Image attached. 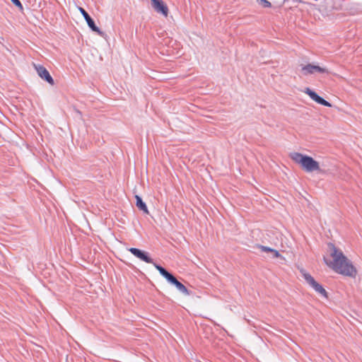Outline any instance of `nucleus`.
<instances>
[{
  "label": "nucleus",
  "instance_id": "obj_13",
  "mask_svg": "<svg viewBox=\"0 0 362 362\" xmlns=\"http://www.w3.org/2000/svg\"><path fill=\"white\" fill-rule=\"evenodd\" d=\"M11 1L18 8H19L21 10L23 9V6L20 1V0H11Z\"/></svg>",
  "mask_w": 362,
  "mask_h": 362
},
{
  "label": "nucleus",
  "instance_id": "obj_8",
  "mask_svg": "<svg viewBox=\"0 0 362 362\" xmlns=\"http://www.w3.org/2000/svg\"><path fill=\"white\" fill-rule=\"evenodd\" d=\"M305 93L308 94L310 96V98L317 103L328 107H332V104L329 102L325 100L323 98L320 96L315 91L311 90L310 88H306L305 90Z\"/></svg>",
  "mask_w": 362,
  "mask_h": 362
},
{
  "label": "nucleus",
  "instance_id": "obj_11",
  "mask_svg": "<svg viewBox=\"0 0 362 362\" xmlns=\"http://www.w3.org/2000/svg\"><path fill=\"white\" fill-rule=\"evenodd\" d=\"M136 206L145 214H148V207L142 198L139 195H135Z\"/></svg>",
  "mask_w": 362,
  "mask_h": 362
},
{
  "label": "nucleus",
  "instance_id": "obj_3",
  "mask_svg": "<svg viewBox=\"0 0 362 362\" xmlns=\"http://www.w3.org/2000/svg\"><path fill=\"white\" fill-rule=\"evenodd\" d=\"M154 267L159 272L160 274L164 277L166 281L176 287V288L182 294L185 296H189L191 292L187 288V287L179 281L176 277L165 269L163 267L158 264H154Z\"/></svg>",
  "mask_w": 362,
  "mask_h": 362
},
{
  "label": "nucleus",
  "instance_id": "obj_6",
  "mask_svg": "<svg viewBox=\"0 0 362 362\" xmlns=\"http://www.w3.org/2000/svg\"><path fill=\"white\" fill-rule=\"evenodd\" d=\"M128 250L136 257L141 259V261L146 263L152 264L154 266V264H156L153 262V259L149 256L148 252L141 250L136 247H130Z\"/></svg>",
  "mask_w": 362,
  "mask_h": 362
},
{
  "label": "nucleus",
  "instance_id": "obj_2",
  "mask_svg": "<svg viewBox=\"0 0 362 362\" xmlns=\"http://www.w3.org/2000/svg\"><path fill=\"white\" fill-rule=\"evenodd\" d=\"M290 158L296 163L300 165L302 168L308 173L319 171L320 164L313 158L298 152L290 153Z\"/></svg>",
  "mask_w": 362,
  "mask_h": 362
},
{
  "label": "nucleus",
  "instance_id": "obj_15",
  "mask_svg": "<svg viewBox=\"0 0 362 362\" xmlns=\"http://www.w3.org/2000/svg\"><path fill=\"white\" fill-rule=\"evenodd\" d=\"M272 253L273 254V257H281V254L279 253V251L273 249V251L272 252Z\"/></svg>",
  "mask_w": 362,
  "mask_h": 362
},
{
  "label": "nucleus",
  "instance_id": "obj_14",
  "mask_svg": "<svg viewBox=\"0 0 362 362\" xmlns=\"http://www.w3.org/2000/svg\"><path fill=\"white\" fill-rule=\"evenodd\" d=\"M261 249H262V251L263 252H272L273 251V249L269 247H267V246H261Z\"/></svg>",
  "mask_w": 362,
  "mask_h": 362
},
{
  "label": "nucleus",
  "instance_id": "obj_10",
  "mask_svg": "<svg viewBox=\"0 0 362 362\" xmlns=\"http://www.w3.org/2000/svg\"><path fill=\"white\" fill-rule=\"evenodd\" d=\"M151 1L152 6L156 12L163 14L164 16H168V8L163 0H151Z\"/></svg>",
  "mask_w": 362,
  "mask_h": 362
},
{
  "label": "nucleus",
  "instance_id": "obj_9",
  "mask_svg": "<svg viewBox=\"0 0 362 362\" xmlns=\"http://www.w3.org/2000/svg\"><path fill=\"white\" fill-rule=\"evenodd\" d=\"M302 71L304 75L313 74L315 72H319L322 74H328L329 71L317 65L308 64L302 67Z\"/></svg>",
  "mask_w": 362,
  "mask_h": 362
},
{
  "label": "nucleus",
  "instance_id": "obj_12",
  "mask_svg": "<svg viewBox=\"0 0 362 362\" xmlns=\"http://www.w3.org/2000/svg\"><path fill=\"white\" fill-rule=\"evenodd\" d=\"M256 1L262 5L264 8H270L272 7V4L267 0H256Z\"/></svg>",
  "mask_w": 362,
  "mask_h": 362
},
{
  "label": "nucleus",
  "instance_id": "obj_7",
  "mask_svg": "<svg viewBox=\"0 0 362 362\" xmlns=\"http://www.w3.org/2000/svg\"><path fill=\"white\" fill-rule=\"evenodd\" d=\"M37 75L49 84L53 86L54 81L47 69L42 65H35Z\"/></svg>",
  "mask_w": 362,
  "mask_h": 362
},
{
  "label": "nucleus",
  "instance_id": "obj_1",
  "mask_svg": "<svg viewBox=\"0 0 362 362\" xmlns=\"http://www.w3.org/2000/svg\"><path fill=\"white\" fill-rule=\"evenodd\" d=\"M328 247L331 250L330 255L333 259L328 261L324 258L325 264L337 273L348 276H354L356 270L344 253L339 250L333 243H329Z\"/></svg>",
  "mask_w": 362,
  "mask_h": 362
},
{
  "label": "nucleus",
  "instance_id": "obj_4",
  "mask_svg": "<svg viewBox=\"0 0 362 362\" xmlns=\"http://www.w3.org/2000/svg\"><path fill=\"white\" fill-rule=\"evenodd\" d=\"M303 276L305 281L315 291V292L320 294L323 297H327V293L326 290L322 287L321 284L317 282L310 274L303 272Z\"/></svg>",
  "mask_w": 362,
  "mask_h": 362
},
{
  "label": "nucleus",
  "instance_id": "obj_5",
  "mask_svg": "<svg viewBox=\"0 0 362 362\" xmlns=\"http://www.w3.org/2000/svg\"><path fill=\"white\" fill-rule=\"evenodd\" d=\"M78 10L86 20L88 27L91 30L97 33L100 36L104 37L105 33L102 31L95 23L93 19L89 16V14L85 11L84 8L79 7Z\"/></svg>",
  "mask_w": 362,
  "mask_h": 362
}]
</instances>
